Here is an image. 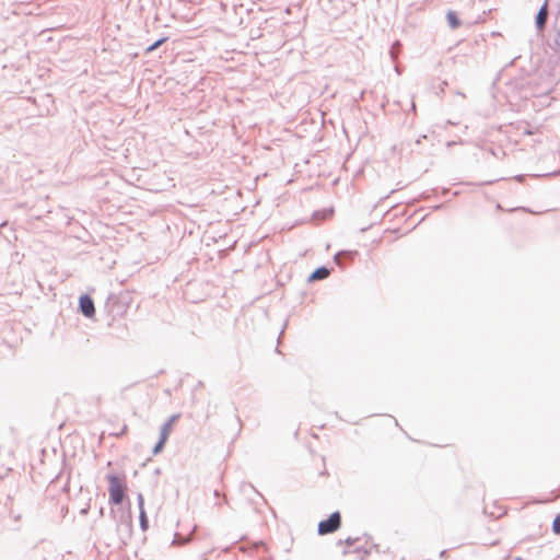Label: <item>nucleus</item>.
I'll return each instance as SVG.
<instances>
[{
	"mask_svg": "<svg viewBox=\"0 0 560 560\" xmlns=\"http://www.w3.org/2000/svg\"><path fill=\"white\" fill-rule=\"evenodd\" d=\"M107 480L109 501L115 505H119L125 498V492L127 489L125 480L124 478L117 476H108Z\"/></svg>",
	"mask_w": 560,
	"mask_h": 560,
	"instance_id": "obj_1",
	"label": "nucleus"
},
{
	"mask_svg": "<svg viewBox=\"0 0 560 560\" xmlns=\"http://www.w3.org/2000/svg\"><path fill=\"white\" fill-rule=\"evenodd\" d=\"M178 418L179 417L177 415H174V416L170 417L167 419V421L163 424V427L161 429V433H160V440H159L158 444L154 446V450H153L154 454H159L163 450V447H164L166 441L168 440V436L171 435V433H172V431H173V429H174Z\"/></svg>",
	"mask_w": 560,
	"mask_h": 560,
	"instance_id": "obj_2",
	"label": "nucleus"
},
{
	"mask_svg": "<svg viewBox=\"0 0 560 560\" xmlns=\"http://www.w3.org/2000/svg\"><path fill=\"white\" fill-rule=\"evenodd\" d=\"M341 525V516L339 512L332 513L327 520L319 522L318 534L327 535L335 533Z\"/></svg>",
	"mask_w": 560,
	"mask_h": 560,
	"instance_id": "obj_3",
	"label": "nucleus"
},
{
	"mask_svg": "<svg viewBox=\"0 0 560 560\" xmlns=\"http://www.w3.org/2000/svg\"><path fill=\"white\" fill-rule=\"evenodd\" d=\"M110 425V432L109 435L115 438H120L127 434L128 432V424L125 421H119L116 419L115 421L109 422Z\"/></svg>",
	"mask_w": 560,
	"mask_h": 560,
	"instance_id": "obj_4",
	"label": "nucleus"
},
{
	"mask_svg": "<svg viewBox=\"0 0 560 560\" xmlns=\"http://www.w3.org/2000/svg\"><path fill=\"white\" fill-rule=\"evenodd\" d=\"M80 308L86 317H92L95 313L93 300L89 295L80 298Z\"/></svg>",
	"mask_w": 560,
	"mask_h": 560,
	"instance_id": "obj_5",
	"label": "nucleus"
},
{
	"mask_svg": "<svg viewBox=\"0 0 560 560\" xmlns=\"http://www.w3.org/2000/svg\"><path fill=\"white\" fill-rule=\"evenodd\" d=\"M547 18H548V0H546L545 3L541 5V8L538 11V14L536 16V25L539 31H542L545 28Z\"/></svg>",
	"mask_w": 560,
	"mask_h": 560,
	"instance_id": "obj_6",
	"label": "nucleus"
},
{
	"mask_svg": "<svg viewBox=\"0 0 560 560\" xmlns=\"http://www.w3.org/2000/svg\"><path fill=\"white\" fill-rule=\"evenodd\" d=\"M329 276V270L325 267H320L318 269H316L310 277V280L311 281H314V280H322V279H325Z\"/></svg>",
	"mask_w": 560,
	"mask_h": 560,
	"instance_id": "obj_7",
	"label": "nucleus"
},
{
	"mask_svg": "<svg viewBox=\"0 0 560 560\" xmlns=\"http://www.w3.org/2000/svg\"><path fill=\"white\" fill-rule=\"evenodd\" d=\"M447 21H448L450 25H451L453 28H456V27H458V25H459V21H458V19H457V15H456V13H454V12H448V13H447Z\"/></svg>",
	"mask_w": 560,
	"mask_h": 560,
	"instance_id": "obj_8",
	"label": "nucleus"
},
{
	"mask_svg": "<svg viewBox=\"0 0 560 560\" xmlns=\"http://www.w3.org/2000/svg\"><path fill=\"white\" fill-rule=\"evenodd\" d=\"M167 40L166 37H163L159 40H156L154 44H152L150 47L147 48V52H151L153 50H155L158 47H160L162 44H164L165 42Z\"/></svg>",
	"mask_w": 560,
	"mask_h": 560,
	"instance_id": "obj_9",
	"label": "nucleus"
},
{
	"mask_svg": "<svg viewBox=\"0 0 560 560\" xmlns=\"http://www.w3.org/2000/svg\"><path fill=\"white\" fill-rule=\"evenodd\" d=\"M552 530L555 534L560 535V513L553 520Z\"/></svg>",
	"mask_w": 560,
	"mask_h": 560,
	"instance_id": "obj_10",
	"label": "nucleus"
},
{
	"mask_svg": "<svg viewBox=\"0 0 560 560\" xmlns=\"http://www.w3.org/2000/svg\"><path fill=\"white\" fill-rule=\"evenodd\" d=\"M141 520H142V523L145 522V515H144V512H141Z\"/></svg>",
	"mask_w": 560,
	"mask_h": 560,
	"instance_id": "obj_11",
	"label": "nucleus"
},
{
	"mask_svg": "<svg viewBox=\"0 0 560 560\" xmlns=\"http://www.w3.org/2000/svg\"><path fill=\"white\" fill-rule=\"evenodd\" d=\"M354 540H351L350 538L346 539V544L351 545Z\"/></svg>",
	"mask_w": 560,
	"mask_h": 560,
	"instance_id": "obj_12",
	"label": "nucleus"
}]
</instances>
